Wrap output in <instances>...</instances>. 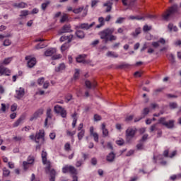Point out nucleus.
<instances>
[{
	"instance_id": "obj_1",
	"label": "nucleus",
	"mask_w": 181,
	"mask_h": 181,
	"mask_svg": "<svg viewBox=\"0 0 181 181\" xmlns=\"http://www.w3.org/2000/svg\"><path fill=\"white\" fill-rule=\"evenodd\" d=\"M115 32V29L107 28L99 33L100 39L104 40L105 43H108V42H112V40H117V36L112 35Z\"/></svg>"
},
{
	"instance_id": "obj_2",
	"label": "nucleus",
	"mask_w": 181,
	"mask_h": 181,
	"mask_svg": "<svg viewBox=\"0 0 181 181\" xmlns=\"http://www.w3.org/2000/svg\"><path fill=\"white\" fill-rule=\"evenodd\" d=\"M30 139L35 141L36 144H40L41 145L45 144V130L42 129L37 132L35 134H31L29 136Z\"/></svg>"
},
{
	"instance_id": "obj_3",
	"label": "nucleus",
	"mask_w": 181,
	"mask_h": 181,
	"mask_svg": "<svg viewBox=\"0 0 181 181\" xmlns=\"http://www.w3.org/2000/svg\"><path fill=\"white\" fill-rule=\"evenodd\" d=\"M41 156L43 165H46L47 166L45 168V172L46 173H49L50 172V168H52V163L47 160V152L42 151Z\"/></svg>"
},
{
	"instance_id": "obj_4",
	"label": "nucleus",
	"mask_w": 181,
	"mask_h": 181,
	"mask_svg": "<svg viewBox=\"0 0 181 181\" xmlns=\"http://www.w3.org/2000/svg\"><path fill=\"white\" fill-rule=\"evenodd\" d=\"M177 11V6L174 5L171 8H169L168 11H166L163 15V19L164 21H168L169 18L171 16V15H173Z\"/></svg>"
},
{
	"instance_id": "obj_5",
	"label": "nucleus",
	"mask_w": 181,
	"mask_h": 181,
	"mask_svg": "<svg viewBox=\"0 0 181 181\" xmlns=\"http://www.w3.org/2000/svg\"><path fill=\"white\" fill-rule=\"evenodd\" d=\"M135 134H136V129L134 127H129L126 130V138L127 141H131L134 136H135Z\"/></svg>"
},
{
	"instance_id": "obj_6",
	"label": "nucleus",
	"mask_w": 181,
	"mask_h": 181,
	"mask_svg": "<svg viewBox=\"0 0 181 181\" xmlns=\"http://www.w3.org/2000/svg\"><path fill=\"white\" fill-rule=\"evenodd\" d=\"M35 163V157L33 156H29L27 158V161L23 162V168L24 170L29 169V165H33Z\"/></svg>"
},
{
	"instance_id": "obj_7",
	"label": "nucleus",
	"mask_w": 181,
	"mask_h": 181,
	"mask_svg": "<svg viewBox=\"0 0 181 181\" xmlns=\"http://www.w3.org/2000/svg\"><path fill=\"white\" fill-rule=\"evenodd\" d=\"M24 95H25V88L21 87L16 90L15 97L18 100H21V98H23Z\"/></svg>"
},
{
	"instance_id": "obj_8",
	"label": "nucleus",
	"mask_w": 181,
	"mask_h": 181,
	"mask_svg": "<svg viewBox=\"0 0 181 181\" xmlns=\"http://www.w3.org/2000/svg\"><path fill=\"white\" fill-rule=\"evenodd\" d=\"M45 112V110L41 108L39 109L38 110H37L30 118V121H33L35 119H37V118H39V117H40L41 115H43V112Z\"/></svg>"
},
{
	"instance_id": "obj_9",
	"label": "nucleus",
	"mask_w": 181,
	"mask_h": 181,
	"mask_svg": "<svg viewBox=\"0 0 181 181\" xmlns=\"http://www.w3.org/2000/svg\"><path fill=\"white\" fill-rule=\"evenodd\" d=\"M177 153V151H173L171 153L169 154V149L165 150L163 153L164 158H175Z\"/></svg>"
},
{
	"instance_id": "obj_10",
	"label": "nucleus",
	"mask_w": 181,
	"mask_h": 181,
	"mask_svg": "<svg viewBox=\"0 0 181 181\" xmlns=\"http://www.w3.org/2000/svg\"><path fill=\"white\" fill-rule=\"evenodd\" d=\"M46 115L47 117L45 121V127H47V122L49 119H52V118H53V114H52V108L48 107L47 109Z\"/></svg>"
},
{
	"instance_id": "obj_11",
	"label": "nucleus",
	"mask_w": 181,
	"mask_h": 181,
	"mask_svg": "<svg viewBox=\"0 0 181 181\" xmlns=\"http://www.w3.org/2000/svg\"><path fill=\"white\" fill-rule=\"evenodd\" d=\"M0 76H11V71L4 66H0Z\"/></svg>"
},
{
	"instance_id": "obj_12",
	"label": "nucleus",
	"mask_w": 181,
	"mask_h": 181,
	"mask_svg": "<svg viewBox=\"0 0 181 181\" xmlns=\"http://www.w3.org/2000/svg\"><path fill=\"white\" fill-rule=\"evenodd\" d=\"M95 25V22H93L91 24L88 25V23H81L76 26V29H90V28H93Z\"/></svg>"
},
{
	"instance_id": "obj_13",
	"label": "nucleus",
	"mask_w": 181,
	"mask_h": 181,
	"mask_svg": "<svg viewBox=\"0 0 181 181\" xmlns=\"http://www.w3.org/2000/svg\"><path fill=\"white\" fill-rule=\"evenodd\" d=\"M90 136H93L95 142H98V134L97 132H94V127H90Z\"/></svg>"
},
{
	"instance_id": "obj_14",
	"label": "nucleus",
	"mask_w": 181,
	"mask_h": 181,
	"mask_svg": "<svg viewBox=\"0 0 181 181\" xmlns=\"http://www.w3.org/2000/svg\"><path fill=\"white\" fill-rule=\"evenodd\" d=\"M65 40H67V43H70L73 40V35H63L60 37V42H65Z\"/></svg>"
},
{
	"instance_id": "obj_15",
	"label": "nucleus",
	"mask_w": 181,
	"mask_h": 181,
	"mask_svg": "<svg viewBox=\"0 0 181 181\" xmlns=\"http://www.w3.org/2000/svg\"><path fill=\"white\" fill-rule=\"evenodd\" d=\"M56 53V49L55 48H49L47 49L45 52V56L47 57H49L50 56H53Z\"/></svg>"
},
{
	"instance_id": "obj_16",
	"label": "nucleus",
	"mask_w": 181,
	"mask_h": 181,
	"mask_svg": "<svg viewBox=\"0 0 181 181\" xmlns=\"http://www.w3.org/2000/svg\"><path fill=\"white\" fill-rule=\"evenodd\" d=\"M85 86L86 87H87V88H95V87L97 86V83L96 82L90 83V81L86 80L85 81Z\"/></svg>"
},
{
	"instance_id": "obj_17",
	"label": "nucleus",
	"mask_w": 181,
	"mask_h": 181,
	"mask_svg": "<svg viewBox=\"0 0 181 181\" xmlns=\"http://www.w3.org/2000/svg\"><path fill=\"white\" fill-rule=\"evenodd\" d=\"M101 129L103 132V136L105 138L106 136H108L109 132L108 129L105 127V123H102L101 124Z\"/></svg>"
},
{
	"instance_id": "obj_18",
	"label": "nucleus",
	"mask_w": 181,
	"mask_h": 181,
	"mask_svg": "<svg viewBox=\"0 0 181 181\" xmlns=\"http://www.w3.org/2000/svg\"><path fill=\"white\" fill-rule=\"evenodd\" d=\"M149 114V108L146 107L143 110L142 115L143 117H140L139 119H135L134 122H138V121H141L142 118H145L146 115H148Z\"/></svg>"
},
{
	"instance_id": "obj_19",
	"label": "nucleus",
	"mask_w": 181,
	"mask_h": 181,
	"mask_svg": "<svg viewBox=\"0 0 181 181\" xmlns=\"http://www.w3.org/2000/svg\"><path fill=\"white\" fill-rule=\"evenodd\" d=\"M106 160L110 163L114 162L115 160V153L113 152L110 153L106 157Z\"/></svg>"
},
{
	"instance_id": "obj_20",
	"label": "nucleus",
	"mask_w": 181,
	"mask_h": 181,
	"mask_svg": "<svg viewBox=\"0 0 181 181\" xmlns=\"http://www.w3.org/2000/svg\"><path fill=\"white\" fill-rule=\"evenodd\" d=\"M48 173H49L50 175L49 181H54L56 179V170L54 169L50 170L49 168Z\"/></svg>"
},
{
	"instance_id": "obj_21",
	"label": "nucleus",
	"mask_w": 181,
	"mask_h": 181,
	"mask_svg": "<svg viewBox=\"0 0 181 181\" xmlns=\"http://www.w3.org/2000/svg\"><path fill=\"white\" fill-rule=\"evenodd\" d=\"M13 6L14 8H19L23 9V8H26L28 6V4L25 2H21V3H15Z\"/></svg>"
},
{
	"instance_id": "obj_22",
	"label": "nucleus",
	"mask_w": 181,
	"mask_h": 181,
	"mask_svg": "<svg viewBox=\"0 0 181 181\" xmlns=\"http://www.w3.org/2000/svg\"><path fill=\"white\" fill-rule=\"evenodd\" d=\"M164 127L168 128V129H172V128H175V120H169L165 123Z\"/></svg>"
},
{
	"instance_id": "obj_23",
	"label": "nucleus",
	"mask_w": 181,
	"mask_h": 181,
	"mask_svg": "<svg viewBox=\"0 0 181 181\" xmlns=\"http://www.w3.org/2000/svg\"><path fill=\"white\" fill-rule=\"evenodd\" d=\"M103 6L106 7V12H111V9H112V2L107 1L103 4Z\"/></svg>"
},
{
	"instance_id": "obj_24",
	"label": "nucleus",
	"mask_w": 181,
	"mask_h": 181,
	"mask_svg": "<svg viewBox=\"0 0 181 181\" xmlns=\"http://www.w3.org/2000/svg\"><path fill=\"white\" fill-rule=\"evenodd\" d=\"M36 64V58H31L28 62V66L30 69H32V67H34V66Z\"/></svg>"
},
{
	"instance_id": "obj_25",
	"label": "nucleus",
	"mask_w": 181,
	"mask_h": 181,
	"mask_svg": "<svg viewBox=\"0 0 181 181\" xmlns=\"http://www.w3.org/2000/svg\"><path fill=\"white\" fill-rule=\"evenodd\" d=\"M71 117L73 118L72 128H76V124H77V113L74 112L72 114Z\"/></svg>"
},
{
	"instance_id": "obj_26",
	"label": "nucleus",
	"mask_w": 181,
	"mask_h": 181,
	"mask_svg": "<svg viewBox=\"0 0 181 181\" xmlns=\"http://www.w3.org/2000/svg\"><path fill=\"white\" fill-rule=\"evenodd\" d=\"M106 56L107 57H113L115 59H117L118 57V54L112 51H108L106 54Z\"/></svg>"
},
{
	"instance_id": "obj_27",
	"label": "nucleus",
	"mask_w": 181,
	"mask_h": 181,
	"mask_svg": "<svg viewBox=\"0 0 181 181\" xmlns=\"http://www.w3.org/2000/svg\"><path fill=\"white\" fill-rule=\"evenodd\" d=\"M76 35L77 37H78V39H83V37L86 36L83 30H76Z\"/></svg>"
},
{
	"instance_id": "obj_28",
	"label": "nucleus",
	"mask_w": 181,
	"mask_h": 181,
	"mask_svg": "<svg viewBox=\"0 0 181 181\" xmlns=\"http://www.w3.org/2000/svg\"><path fill=\"white\" fill-rule=\"evenodd\" d=\"M129 19H131L132 21H134V19H136V21H145V17H142V16H130L129 17Z\"/></svg>"
},
{
	"instance_id": "obj_29",
	"label": "nucleus",
	"mask_w": 181,
	"mask_h": 181,
	"mask_svg": "<svg viewBox=\"0 0 181 181\" xmlns=\"http://www.w3.org/2000/svg\"><path fill=\"white\" fill-rule=\"evenodd\" d=\"M63 107L59 105H57L54 107V111L56 114H60V112L63 110Z\"/></svg>"
},
{
	"instance_id": "obj_30",
	"label": "nucleus",
	"mask_w": 181,
	"mask_h": 181,
	"mask_svg": "<svg viewBox=\"0 0 181 181\" xmlns=\"http://www.w3.org/2000/svg\"><path fill=\"white\" fill-rule=\"evenodd\" d=\"M71 32L70 25H64L62 28V33H69Z\"/></svg>"
},
{
	"instance_id": "obj_31",
	"label": "nucleus",
	"mask_w": 181,
	"mask_h": 181,
	"mask_svg": "<svg viewBox=\"0 0 181 181\" xmlns=\"http://www.w3.org/2000/svg\"><path fill=\"white\" fill-rule=\"evenodd\" d=\"M13 59V57H8L4 59V61L2 62V64H4V66H7V64H9L11 63V62H12V60Z\"/></svg>"
},
{
	"instance_id": "obj_32",
	"label": "nucleus",
	"mask_w": 181,
	"mask_h": 181,
	"mask_svg": "<svg viewBox=\"0 0 181 181\" xmlns=\"http://www.w3.org/2000/svg\"><path fill=\"white\" fill-rule=\"evenodd\" d=\"M69 173L71 175H77V169L73 165H69Z\"/></svg>"
},
{
	"instance_id": "obj_33",
	"label": "nucleus",
	"mask_w": 181,
	"mask_h": 181,
	"mask_svg": "<svg viewBox=\"0 0 181 181\" xmlns=\"http://www.w3.org/2000/svg\"><path fill=\"white\" fill-rule=\"evenodd\" d=\"M69 43L70 42H66V43L64 44L63 45H62V47H61L62 52H66V50L69 49V47H70Z\"/></svg>"
},
{
	"instance_id": "obj_34",
	"label": "nucleus",
	"mask_w": 181,
	"mask_h": 181,
	"mask_svg": "<svg viewBox=\"0 0 181 181\" xmlns=\"http://www.w3.org/2000/svg\"><path fill=\"white\" fill-rule=\"evenodd\" d=\"M9 175H11V171L8 168H3V176L4 177H8V176H9Z\"/></svg>"
},
{
	"instance_id": "obj_35",
	"label": "nucleus",
	"mask_w": 181,
	"mask_h": 181,
	"mask_svg": "<svg viewBox=\"0 0 181 181\" xmlns=\"http://www.w3.org/2000/svg\"><path fill=\"white\" fill-rule=\"evenodd\" d=\"M69 19V16L66 13H63L62 16L61 17L60 19V23H64L66 21Z\"/></svg>"
},
{
	"instance_id": "obj_36",
	"label": "nucleus",
	"mask_w": 181,
	"mask_h": 181,
	"mask_svg": "<svg viewBox=\"0 0 181 181\" xmlns=\"http://www.w3.org/2000/svg\"><path fill=\"white\" fill-rule=\"evenodd\" d=\"M86 134V130L82 129L78 133V138L79 141H81Z\"/></svg>"
},
{
	"instance_id": "obj_37",
	"label": "nucleus",
	"mask_w": 181,
	"mask_h": 181,
	"mask_svg": "<svg viewBox=\"0 0 181 181\" xmlns=\"http://www.w3.org/2000/svg\"><path fill=\"white\" fill-rule=\"evenodd\" d=\"M168 28L170 32H172V30L174 32H177V27H176V25H173L172 23H170Z\"/></svg>"
},
{
	"instance_id": "obj_38",
	"label": "nucleus",
	"mask_w": 181,
	"mask_h": 181,
	"mask_svg": "<svg viewBox=\"0 0 181 181\" xmlns=\"http://www.w3.org/2000/svg\"><path fill=\"white\" fill-rule=\"evenodd\" d=\"M22 121H23V119H22V118H19L18 119H17V120L13 124V128L18 127V125H21V124H22Z\"/></svg>"
},
{
	"instance_id": "obj_39",
	"label": "nucleus",
	"mask_w": 181,
	"mask_h": 181,
	"mask_svg": "<svg viewBox=\"0 0 181 181\" xmlns=\"http://www.w3.org/2000/svg\"><path fill=\"white\" fill-rule=\"evenodd\" d=\"M104 149H110V151L114 150V147L112 146V144L111 142H107L106 146H103Z\"/></svg>"
},
{
	"instance_id": "obj_40",
	"label": "nucleus",
	"mask_w": 181,
	"mask_h": 181,
	"mask_svg": "<svg viewBox=\"0 0 181 181\" xmlns=\"http://www.w3.org/2000/svg\"><path fill=\"white\" fill-rule=\"evenodd\" d=\"M139 34H141V28H136L135 32L132 33V35L134 37H136V36H138Z\"/></svg>"
},
{
	"instance_id": "obj_41",
	"label": "nucleus",
	"mask_w": 181,
	"mask_h": 181,
	"mask_svg": "<svg viewBox=\"0 0 181 181\" xmlns=\"http://www.w3.org/2000/svg\"><path fill=\"white\" fill-rule=\"evenodd\" d=\"M64 69H66V65H64V64H61L55 69V71H62V70H64Z\"/></svg>"
},
{
	"instance_id": "obj_42",
	"label": "nucleus",
	"mask_w": 181,
	"mask_h": 181,
	"mask_svg": "<svg viewBox=\"0 0 181 181\" xmlns=\"http://www.w3.org/2000/svg\"><path fill=\"white\" fill-rule=\"evenodd\" d=\"M84 9V6H82V7H79V8H75L73 10V13H81V12H83V10Z\"/></svg>"
},
{
	"instance_id": "obj_43",
	"label": "nucleus",
	"mask_w": 181,
	"mask_h": 181,
	"mask_svg": "<svg viewBox=\"0 0 181 181\" xmlns=\"http://www.w3.org/2000/svg\"><path fill=\"white\" fill-rule=\"evenodd\" d=\"M49 5H50V1H47L45 3H43L41 5V8L42 9V11H46V8H47V6H49Z\"/></svg>"
},
{
	"instance_id": "obj_44",
	"label": "nucleus",
	"mask_w": 181,
	"mask_h": 181,
	"mask_svg": "<svg viewBox=\"0 0 181 181\" xmlns=\"http://www.w3.org/2000/svg\"><path fill=\"white\" fill-rule=\"evenodd\" d=\"M167 57L171 63H175V55H173V54H167Z\"/></svg>"
},
{
	"instance_id": "obj_45",
	"label": "nucleus",
	"mask_w": 181,
	"mask_h": 181,
	"mask_svg": "<svg viewBox=\"0 0 181 181\" xmlns=\"http://www.w3.org/2000/svg\"><path fill=\"white\" fill-rule=\"evenodd\" d=\"M166 118L165 117H160L158 119V124H161V125H163L165 127V125H166Z\"/></svg>"
},
{
	"instance_id": "obj_46",
	"label": "nucleus",
	"mask_w": 181,
	"mask_h": 181,
	"mask_svg": "<svg viewBox=\"0 0 181 181\" xmlns=\"http://www.w3.org/2000/svg\"><path fill=\"white\" fill-rule=\"evenodd\" d=\"M59 114L62 118L67 117V111H66L64 108L62 109V110L59 112Z\"/></svg>"
},
{
	"instance_id": "obj_47",
	"label": "nucleus",
	"mask_w": 181,
	"mask_h": 181,
	"mask_svg": "<svg viewBox=\"0 0 181 181\" xmlns=\"http://www.w3.org/2000/svg\"><path fill=\"white\" fill-rule=\"evenodd\" d=\"M70 170V165H65L62 168V173H68Z\"/></svg>"
},
{
	"instance_id": "obj_48",
	"label": "nucleus",
	"mask_w": 181,
	"mask_h": 181,
	"mask_svg": "<svg viewBox=\"0 0 181 181\" xmlns=\"http://www.w3.org/2000/svg\"><path fill=\"white\" fill-rule=\"evenodd\" d=\"M76 62H77V63H85L84 57H83L81 55H79L76 58Z\"/></svg>"
},
{
	"instance_id": "obj_49",
	"label": "nucleus",
	"mask_w": 181,
	"mask_h": 181,
	"mask_svg": "<svg viewBox=\"0 0 181 181\" xmlns=\"http://www.w3.org/2000/svg\"><path fill=\"white\" fill-rule=\"evenodd\" d=\"M13 141H15V142H21V141H22L23 139V138L21 136H16L13 138Z\"/></svg>"
},
{
	"instance_id": "obj_50",
	"label": "nucleus",
	"mask_w": 181,
	"mask_h": 181,
	"mask_svg": "<svg viewBox=\"0 0 181 181\" xmlns=\"http://www.w3.org/2000/svg\"><path fill=\"white\" fill-rule=\"evenodd\" d=\"M124 21H125V18L119 17L117 19V21H115V23L121 24V23H123Z\"/></svg>"
},
{
	"instance_id": "obj_51",
	"label": "nucleus",
	"mask_w": 181,
	"mask_h": 181,
	"mask_svg": "<svg viewBox=\"0 0 181 181\" xmlns=\"http://www.w3.org/2000/svg\"><path fill=\"white\" fill-rule=\"evenodd\" d=\"M28 15H29V11L28 10H23L21 11V15L20 16H28Z\"/></svg>"
},
{
	"instance_id": "obj_52",
	"label": "nucleus",
	"mask_w": 181,
	"mask_h": 181,
	"mask_svg": "<svg viewBox=\"0 0 181 181\" xmlns=\"http://www.w3.org/2000/svg\"><path fill=\"white\" fill-rule=\"evenodd\" d=\"M151 29H152V26H149L148 25H145L143 27L144 32H148V30H151Z\"/></svg>"
},
{
	"instance_id": "obj_53",
	"label": "nucleus",
	"mask_w": 181,
	"mask_h": 181,
	"mask_svg": "<svg viewBox=\"0 0 181 181\" xmlns=\"http://www.w3.org/2000/svg\"><path fill=\"white\" fill-rule=\"evenodd\" d=\"M157 127H158V124H154L151 125L150 127V132H153V131H156V129H158Z\"/></svg>"
},
{
	"instance_id": "obj_54",
	"label": "nucleus",
	"mask_w": 181,
	"mask_h": 181,
	"mask_svg": "<svg viewBox=\"0 0 181 181\" xmlns=\"http://www.w3.org/2000/svg\"><path fill=\"white\" fill-rule=\"evenodd\" d=\"M169 106L171 110H175V108H177V104L176 103H171L169 104Z\"/></svg>"
},
{
	"instance_id": "obj_55",
	"label": "nucleus",
	"mask_w": 181,
	"mask_h": 181,
	"mask_svg": "<svg viewBox=\"0 0 181 181\" xmlns=\"http://www.w3.org/2000/svg\"><path fill=\"white\" fill-rule=\"evenodd\" d=\"M79 76H80V71L78 69H76L75 74L74 75V78L75 80H77Z\"/></svg>"
},
{
	"instance_id": "obj_56",
	"label": "nucleus",
	"mask_w": 181,
	"mask_h": 181,
	"mask_svg": "<svg viewBox=\"0 0 181 181\" xmlns=\"http://www.w3.org/2000/svg\"><path fill=\"white\" fill-rule=\"evenodd\" d=\"M11 42L9 39H6L3 43L4 46H11Z\"/></svg>"
},
{
	"instance_id": "obj_57",
	"label": "nucleus",
	"mask_w": 181,
	"mask_h": 181,
	"mask_svg": "<svg viewBox=\"0 0 181 181\" xmlns=\"http://www.w3.org/2000/svg\"><path fill=\"white\" fill-rule=\"evenodd\" d=\"M66 134L68 135V136H74V135H76V131L71 132L70 130H67Z\"/></svg>"
},
{
	"instance_id": "obj_58",
	"label": "nucleus",
	"mask_w": 181,
	"mask_h": 181,
	"mask_svg": "<svg viewBox=\"0 0 181 181\" xmlns=\"http://www.w3.org/2000/svg\"><path fill=\"white\" fill-rule=\"evenodd\" d=\"M45 83V78L42 77L37 79V84H39V86H42V84H44Z\"/></svg>"
},
{
	"instance_id": "obj_59",
	"label": "nucleus",
	"mask_w": 181,
	"mask_h": 181,
	"mask_svg": "<svg viewBox=\"0 0 181 181\" xmlns=\"http://www.w3.org/2000/svg\"><path fill=\"white\" fill-rule=\"evenodd\" d=\"M98 22L100 25H105V20L103 17H100L98 18Z\"/></svg>"
},
{
	"instance_id": "obj_60",
	"label": "nucleus",
	"mask_w": 181,
	"mask_h": 181,
	"mask_svg": "<svg viewBox=\"0 0 181 181\" xmlns=\"http://www.w3.org/2000/svg\"><path fill=\"white\" fill-rule=\"evenodd\" d=\"M151 45L153 46V47H155L156 49H157V47H159L160 45H159V42H153L151 43Z\"/></svg>"
},
{
	"instance_id": "obj_61",
	"label": "nucleus",
	"mask_w": 181,
	"mask_h": 181,
	"mask_svg": "<svg viewBox=\"0 0 181 181\" xmlns=\"http://www.w3.org/2000/svg\"><path fill=\"white\" fill-rule=\"evenodd\" d=\"M70 148H71V146H70L69 143L65 144V145H64V149H65V151H66L67 152H69V151H70Z\"/></svg>"
},
{
	"instance_id": "obj_62",
	"label": "nucleus",
	"mask_w": 181,
	"mask_h": 181,
	"mask_svg": "<svg viewBox=\"0 0 181 181\" xmlns=\"http://www.w3.org/2000/svg\"><path fill=\"white\" fill-rule=\"evenodd\" d=\"M49 138L52 139V141L56 139V134L54 132L50 133Z\"/></svg>"
},
{
	"instance_id": "obj_63",
	"label": "nucleus",
	"mask_w": 181,
	"mask_h": 181,
	"mask_svg": "<svg viewBox=\"0 0 181 181\" xmlns=\"http://www.w3.org/2000/svg\"><path fill=\"white\" fill-rule=\"evenodd\" d=\"M49 86H50V83H49V81H45L43 83V88L47 89L49 88Z\"/></svg>"
},
{
	"instance_id": "obj_64",
	"label": "nucleus",
	"mask_w": 181,
	"mask_h": 181,
	"mask_svg": "<svg viewBox=\"0 0 181 181\" xmlns=\"http://www.w3.org/2000/svg\"><path fill=\"white\" fill-rule=\"evenodd\" d=\"M94 121H101V116L98 115H94Z\"/></svg>"
}]
</instances>
